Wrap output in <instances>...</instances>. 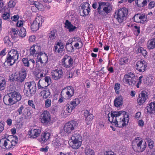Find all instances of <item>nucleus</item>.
Masks as SVG:
<instances>
[{
  "label": "nucleus",
  "instance_id": "nucleus-17",
  "mask_svg": "<svg viewBox=\"0 0 155 155\" xmlns=\"http://www.w3.org/2000/svg\"><path fill=\"white\" fill-rule=\"evenodd\" d=\"M37 61L42 64L45 62H47L48 60V56L46 54L40 53L37 56Z\"/></svg>",
  "mask_w": 155,
  "mask_h": 155
},
{
  "label": "nucleus",
  "instance_id": "nucleus-15",
  "mask_svg": "<svg viewBox=\"0 0 155 155\" xmlns=\"http://www.w3.org/2000/svg\"><path fill=\"white\" fill-rule=\"evenodd\" d=\"M89 5H90L87 2H84L81 4L80 7L83 10L82 12L83 15L82 16H85L88 14L90 10L89 7Z\"/></svg>",
  "mask_w": 155,
  "mask_h": 155
},
{
  "label": "nucleus",
  "instance_id": "nucleus-5",
  "mask_svg": "<svg viewBox=\"0 0 155 155\" xmlns=\"http://www.w3.org/2000/svg\"><path fill=\"white\" fill-rule=\"evenodd\" d=\"M136 80L134 75L130 73L124 75L123 81L124 83L129 85H133L135 84Z\"/></svg>",
  "mask_w": 155,
  "mask_h": 155
},
{
  "label": "nucleus",
  "instance_id": "nucleus-44",
  "mask_svg": "<svg viewBox=\"0 0 155 155\" xmlns=\"http://www.w3.org/2000/svg\"><path fill=\"white\" fill-rule=\"evenodd\" d=\"M26 108L24 107L23 105H21L19 108H18L17 110V112H18L19 115H22L23 114V113L24 111Z\"/></svg>",
  "mask_w": 155,
  "mask_h": 155
},
{
  "label": "nucleus",
  "instance_id": "nucleus-12",
  "mask_svg": "<svg viewBox=\"0 0 155 155\" xmlns=\"http://www.w3.org/2000/svg\"><path fill=\"white\" fill-rule=\"evenodd\" d=\"M136 67L137 70L140 72H143L146 70L147 64L145 61L141 60L137 63Z\"/></svg>",
  "mask_w": 155,
  "mask_h": 155
},
{
  "label": "nucleus",
  "instance_id": "nucleus-37",
  "mask_svg": "<svg viewBox=\"0 0 155 155\" xmlns=\"http://www.w3.org/2000/svg\"><path fill=\"white\" fill-rule=\"evenodd\" d=\"M50 136V134L48 132H45L42 134L41 137V140L45 142L48 140Z\"/></svg>",
  "mask_w": 155,
  "mask_h": 155
},
{
  "label": "nucleus",
  "instance_id": "nucleus-21",
  "mask_svg": "<svg viewBox=\"0 0 155 155\" xmlns=\"http://www.w3.org/2000/svg\"><path fill=\"white\" fill-rule=\"evenodd\" d=\"M8 60V61L10 59V58H13L18 59V52L15 50L12 49L9 51L7 55Z\"/></svg>",
  "mask_w": 155,
  "mask_h": 155
},
{
  "label": "nucleus",
  "instance_id": "nucleus-31",
  "mask_svg": "<svg viewBox=\"0 0 155 155\" xmlns=\"http://www.w3.org/2000/svg\"><path fill=\"white\" fill-rule=\"evenodd\" d=\"M71 141L82 142V139L81 136L78 134H74L71 138Z\"/></svg>",
  "mask_w": 155,
  "mask_h": 155
},
{
  "label": "nucleus",
  "instance_id": "nucleus-10",
  "mask_svg": "<svg viewBox=\"0 0 155 155\" xmlns=\"http://www.w3.org/2000/svg\"><path fill=\"white\" fill-rule=\"evenodd\" d=\"M148 94L145 91H143L139 94L137 99L138 104L139 105H142L148 98Z\"/></svg>",
  "mask_w": 155,
  "mask_h": 155
},
{
  "label": "nucleus",
  "instance_id": "nucleus-3",
  "mask_svg": "<svg viewBox=\"0 0 155 155\" xmlns=\"http://www.w3.org/2000/svg\"><path fill=\"white\" fill-rule=\"evenodd\" d=\"M110 5L106 2H101L99 3L98 8V13L103 15H106L111 11V8L109 7Z\"/></svg>",
  "mask_w": 155,
  "mask_h": 155
},
{
  "label": "nucleus",
  "instance_id": "nucleus-29",
  "mask_svg": "<svg viewBox=\"0 0 155 155\" xmlns=\"http://www.w3.org/2000/svg\"><path fill=\"white\" fill-rule=\"evenodd\" d=\"M39 47L37 46H32L30 50V54L31 55L34 56L35 54L36 55L39 52Z\"/></svg>",
  "mask_w": 155,
  "mask_h": 155
},
{
  "label": "nucleus",
  "instance_id": "nucleus-54",
  "mask_svg": "<svg viewBox=\"0 0 155 155\" xmlns=\"http://www.w3.org/2000/svg\"><path fill=\"white\" fill-rule=\"evenodd\" d=\"M28 104L29 106L35 109V106L33 101L29 100L28 101Z\"/></svg>",
  "mask_w": 155,
  "mask_h": 155
},
{
  "label": "nucleus",
  "instance_id": "nucleus-20",
  "mask_svg": "<svg viewBox=\"0 0 155 155\" xmlns=\"http://www.w3.org/2000/svg\"><path fill=\"white\" fill-rule=\"evenodd\" d=\"M9 95V93L4 96L3 98V101L5 104L7 105H9L15 104L12 98Z\"/></svg>",
  "mask_w": 155,
  "mask_h": 155
},
{
  "label": "nucleus",
  "instance_id": "nucleus-57",
  "mask_svg": "<svg viewBox=\"0 0 155 155\" xmlns=\"http://www.w3.org/2000/svg\"><path fill=\"white\" fill-rule=\"evenodd\" d=\"M135 29V32L136 31L137 32V35H138L140 33V27L137 26H134Z\"/></svg>",
  "mask_w": 155,
  "mask_h": 155
},
{
  "label": "nucleus",
  "instance_id": "nucleus-39",
  "mask_svg": "<svg viewBox=\"0 0 155 155\" xmlns=\"http://www.w3.org/2000/svg\"><path fill=\"white\" fill-rule=\"evenodd\" d=\"M18 34L19 36L22 37H24L26 35V31L25 28H21L18 30Z\"/></svg>",
  "mask_w": 155,
  "mask_h": 155
},
{
  "label": "nucleus",
  "instance_id": "nucleus-42",
  "mask_svg": "<svg viewBox=\"0 0 155 155\" xmlns=\"http://www.w3.org/2000/svg\"><path fill=\"white\" fill-rule=\"evenodd\" d=\"M18 59L13 58H10V59L8 61V57L6 59L5 62H7L8 64H9L10 66L12 65L15 62V61Z\"/></svg>",
  "mask_w": 155,
  "mask_h": 155
},
{
  "label": "nucleus",
  "instance_id": "nucleus-26",
  "mask_svg": "<svg viewBox=\"0 0 155 155\" xmlns=\"http://www.w3.org/2000/svg\"><path fill=\"white\" fill-rule=\"evenodd\" d=\"M64 24L65 27L67 28L70 32H72L76 28V27L72 25L68 20L66 21Z\"/></svg>",
  "mask_w": 155,
  "mask_h": 155
},
{
  "label": "nucleus",
  "instance_id": "nucleus-50",
  "mask_svg": "<svg viewBox=\"0 0 155 155\" xmlns=\"http://www.w3.org/2000/svg\"><path fill=\"white\" fill-rule=\"evenodd\" d=\"M120 84L119 83H116L115 84L114 89L116 93L118 94L119 93V89L120 88Z\"/></svg>",
  "mask_w": 155,
  "mask_h": 155
},
{
  "label": "nucleus",
  "instance_id": "nucleus-63",
  "mask_svg": "<svg viewBox=\"0 0 155 155\" xmlns=\"http://www.w3.org/2000/svg\"><path fill=\"white\" fill-rule=\"evenodd\" d=\"M63 95H60V97L59 99V102H60V103H61L63 102H64L65 99H64V97H63Z\"/></svg>",
  "mask_w": 155,
  "mask_h": 155
},
{
  "label": "nucleus",
  "instance_id": "nucleus-28",
  "mask_svg": "<svg viewBox=\"0 0 155 155\" xmlns=\"http://www.w3.org/2000/svg\"><path fill=\"white\" fill-rule=\"evenodd\" d=\"M6 138V137H4L0 141H3V146L5 147L6 149H9L11 148L10 145L11 142L9 139L5 140Z\"/></svg>",
  "mask_w": 155,
  "mask_h": 155
},
{
  "label": "nucleus",
  "instance_id": "nucleus-49",
  "mask_svg": "<svg viewBox=\"0 0 155 155\" xmlns=\"http://www.w3.org/2000/svg\"><path fill=\"white\" fill-rule=\"evenodd\" d=\"M71 102L75 107L80 103V101L79 99L75 98Z\"/></svg>",
  "mask_w": 155,
  "mask_h": 155
},
{
  "label": "nucleus",
  "instance_id": "nucleus-55",
  "mask_svg": "<svg viewBox=\"0 0 155 155\" xmlns=\"http://www.w3.org/2000/svg\"><path fill=\"white\" fill-rule=\"evenodd\" d=\"M10 37L9 36H6L5 37L4 39V41L5 43L8 44H9V42L11 41L10 40Z\"/></svg>",
  "mask_w": 155,
  "mask_h": 155
},
{
  "label": "nucleus",
  "instance_id": "nucleus-6",
  "mask_svg": "<svg viewBox=\"0 0 155 155\" xmlns=\"http://www.w3.org/2000/svg\"><path fill=\"white\" fill-rule=\"evenodd\" d=\"M78 125L76 121L71 120L67 123L64 126V130L65 132L68 134L71 133Z\"/></svg>",
  "mask_w": 155,
  "mask_h": 155
},
{
  "label": "nucleus",
  "instance_id": "nucleus-13",
  "mask_svg": "<svg viewBox=\"0 0 155 155\" xmlns=\"http://www.w3.org/2000/svg\"><path fill=\"white\" fill-rule=\"evenodd\" d=\"M134 19L135 22L142 23H144L145 22H146L147 20L146 16L143 14H138L135 15L134 17Z\"/></svg>",
  "mask_w": 155,
  "mask_h": 155
},
{
  "label": "nucleus",
  "instance_id": "nucleus-18",
  "mask_svg": "<svg viewBox=\"0 0 155 155\" xmlns=\"http://www.w3.org/2000/svg\"><path fill=\"white\" fill-rule=\"evenodd\" d=\"M146 108L148 114H150L155 113V102H151L147 105Z\"/></svg>",
  "mask_w": 155,
  "mask_h": 155
},
{
  "label": "nucleus",
  "instance_id": "nucleus-38",
  "mask_svg": "<svg viewBox=\"0 0 155 155\" xmlns=\"http://www.w3.org/2000/svg\"><path fill=\"white\" fill-rule=\"evenodd\" d=\"M31 116V113L30 110L28 108H26L22 116H24V118L25 119H27Z\"/></svg>",
  "mask_w": 155,
  "mask_h": 155
},
{
  "label": "nucleus",
  "instance_id": "nucleus-64",
  "mask_svg": "<svg viewBox=\"0 0 155 155\" xmlns=\"http://www.w3.org/2000/svg\"><path fill=\"white\" fill-rule=\"evenodd\" d=\"M137 123L140 126L143 127L144 124V122L142 120H139L138 121Z\"/></svg>",
  "mask_w": 155,
  "mask_h": 155
},
{
  "label": "nucleus",
  "instance_id": "nucleus-24",
  "mask_svg": "<svg viewBox=\"0 0 155 155\" xmlns=\"http://www.w3.org/2000/svg\"><path fill=\"white\" fill-rule=\"evenodd\" d=\"M16 74L14 75V78H13L15 79V81H16L19 82H22L23 81L26 77V75L22 74V73H19L18 76L15 75Z\"/></svg>",
  "mask_w": 155,
  "mask_h": 155
},
{
  "label": "nucleus",
  "instance_id": "nucleus-9",
  "mask_svg": "<svg viewBox=\"0 0 155 155\" xmlns=\"http://www.w3.org/2000/svg\"><path fill=\"white\" fill-rule=\"evenodd\" d=\"M42 18L41 17H37L31 25V30L33 31H36L41 26L42 24Z\"/></svg>",
  "mask_w": 155,
  "mask_h": 155
},
{
  "label": "nucleus",
  "instance_id": "nucleus-7",
  "mask_svg": "<svg viewBox=\"0 0 155 155\" xmlns=\"http://www.w3.org/2000/svg\"><path fill=\"white\" fill-rule=\"evenodd\" d=\"M132 144L133 145H137V150L139 152L143 151L146 148L145 143H143L142 139L140 137L135 138Z\"/></svg>",
  "mask_w": 155,
  "mask_h": 155
},
{
  "label": "nucleus",
  "instance_id": "nucleus-27",
  "mask_svg": "<svg viewBox=\"0 0 155 155\" xmlns=\"http://www.w3.org/2000/svg\"><path fill=\"white\" fill-rule=\"evenodd\" d=\"M82 142L70 141V144L71 147L73 149H77L81 145Z\"/></svg>",
  "mask_w": 155,
  "mask_h": 155
},
{
  "label": "nucleus",
  "instance_id": "nucleus-51",
  "mask_svg": "<svg viewBox=\"0 0 155 155\" xmlns=\"http://www.w3.org/2000/svg\"><path fill=\"white\" fill-rule=\"evenodd\" d=\"M51 100L49 98L46 99L45 101V106L46 107H49L51 105Z\"/></svg>",
  "mask_w": 155,
  "mask_h": 155
},
{
  "label": "nucleus",
  "instance_id": "nucleus-4",
  "mask_svg": "<svg viewBox=\"0 0 155 155\" xmlns=\"http://www.w3.org/2000/svg\"><path fill=\"white\" fill-rule=\"evenodd\" d=\"M128 11L125 8H122L116 12L114 17L120 23L122 22L125 17L127 15Z\"/></svg>",
  "mask_w": 155,
  "mask_h": 155
},
{
  "label": "nucleus",
  "instance_id": "nucleus-2",
  "mask_svg": "<svg viewBox=\"0 0 155 155\" xmlns=\"http://www.w3.org/2000/svg\"><path fill=\"white\" fill-rule=\"evenodd\" d=\"M23 92L27 96L31 97L35 94L36 91V85L33 81L28 82L25 84Z\"/></svg>",
  "mask_w": 155,
  "mask_h": 155
},
{
  "label": "nucleus",
  "instance_id": "nucleus-43",
  "mask_svg": "<svg viewBox=\"0 0 155 155\" xmlns=\"http://www.w3.org/2000/svg\"><path fill=\"white\" fill-rule=\"evenodd\" d=\"M22 61L24 65L27 67L29 66L30 64H31V63L29 62V60L27 58H23L22 59Z\"/></svg>",
  "mask_w": 155,
  "mask_h": 155
},
{
  "label": "nucleus",
  "instance_id": "nucleus-52",
  "mask_svg": "<svg viewBox=\"0 0 155 155\" xmlns=\"http://www.w3.org/2000/svg\"><path fill=\"white\" fill-rule=\"evenodd\" d=\"M16 4V2L13 0H11L8 3V6L9 8H12L14 7Z\"/></svg>",
  "mask_w": 155,
  "mask_h": 155
},
{
  "label": "nucleus",
  "instance_id": "nucleus-46",
  "mask_svg": "<svg viewBox=\"0 0 155 155\" xmlns=\"http://www.w3.org/2000/svg\"><path fill=\"white\" fill-rule=\"evenodd\" d=\"M2 17L4 20H7L9 18L10 15L8 12L4 11V13L2 15Z\"/></svg>",
  "mask_w": 155,
  "mask_h": 155
},
{
  "label": "nucleus",
  "instance_id": "nucleus-30",
  "mask_svg": "<svg viewBox=\"0 0 155 155\" xmlns=\"http://www.w3.org/2000/svg\"><path fill=\"white\" fill-rule=\"evenodd\" d=\"M45 89L42 90L41 92V95H43V97L44 99H47L48 97L49 98H50L49 96L51 94L49 90L47 87L45 88Z\"/></svg>",
  "mask_w": 155,
  "mask_h": 155
},
{
  "label": "nucleus",
  "instance_id": "nucleus-25",
  "mask_svg": "<svg viewBox=\"0 0 155 155\" xmlns=\"http://www.w3.org/2000/svg\"><path fill=\"white\" fill-rule=\"evenodd\" d=\"M123 99L121 96L117 97L114 101V105L117 107H120L122 104Z\"/></svg>",
  "mask_w": 155,
  "mask_h": 155
},
{
  "label": "nucleus",
  "instance_id": "nucleus-8",
  "mask_svg": "<svg viewBox=\"0 0 155 155\" xmlns=\"http://www.w3.org/2000/svg\"><path fill=\"white\" fill-rule=\"evenodd\" d=\"M73 64V59L71 57L68 55H65L64 58L62 60V64L63 66L67 68H70L71 67Z\"/></svg>",
  "mask_w": 155,
  "mask_h": 155
},
{
  "label": "nucleus",
  "instance_id": "nucleus-19",
  "mask_svg": "<svg viewBox=\"0 0 155 155\" xmlns=\"http://www.w3.org/2000/svg\"><path fill=\"white\" fill-rule=\"evenodd\" d=\"M84 116L85 117V121L86 124H89L91 122L92 120L93 119V116L87 110H85L84 113Z\"/></svg>",
  "mask_w": 155,
  "mask_h": 155
},
{
  "label": "nucleus",
  "instance_id": "nucleus-1",
  "mask_svg": "<svg viewBox=\"0 0 155 155\" xmlns=\"http://www.w3.org/2000/svg\"><path fill=\"white\" fill-rule=\"evenodd\" d=\"M108 120L117 127H121L126 126L129 120L128 114L124 111H113L108 115Z\"/></svg>",
  "mask_w": 155,
  "mask_h": 155
},
{
  "label": "nucleus",
  "instance_id": "nucleus-33",
  "mask_svg": "<svg viewBox=\"0 0 155 155\" xmlns=\"http://www.w3.org/2000/svg\"><path fill=\"white\" fill-rule=\"evenodd\" d=\"M56 35H57V31L56 29H53L49 33L47 37L51 40H54L56 37Z\"/></svg>",
  "mask_w": 155,
  "mask_h": 155
},
{
  "label": "nucleus",
  "instance_id": "nucleus-40",
  "mask_svg": "<svg viewBox=\"0 0 155 155\" xmlns=\"http://www.w3.org/2000/svg\"><path fill=\"white\" fill-rule=\"evenodd\" d=\"M33 5H34L39 10L42 11L43 10L44 6L42 4L36 2H34Z\"/></svg>",
  "mask_w": 155,
  "mask_h": 155
},
{
  "label": "nucleus",
  "instance_id": "nucleus-23",
  "mask_svg": "<svg viewBox=\"0 0 155 155\" xmlns=\"http://www.w3.org/2000/svg\"><path fill=\"white\" fill-rule=\"evenodd\" d=\"M40 131L39 129H31L28 133V134L30 136V138H35L37 137L40 134Z\"/></svg>",
  "mask_w": 155,
  "mask_h": 155
},
{
  "label": "nucleus",
  "instance_id": "nucleus-59",
  "mask_svg": "<svg viewBox=\"0 0 155 155\" xmlns=\"http://www.w3.org/2000/svg\"><path fill=\"white\" fill-rule=\"evenodd\" d=\"M55 45L54 47L53 50L56 53L57 52H58V50H57L58 48L57 45H58V42L57 41L55 43Z\"/></svg>",
  "mask_w": 155,
  "mask_h": 155
},
{
  "label": "nucleus",
  "instance_id": "nucleus-45",
  "mask_svg": "<svg viewBox=\"0 0 155 155\" xmlns=\"http://www.w3.org/2000/svg\"><path fill=\"white\" fill-rule=\"evenodd\" d=\"M5 84L6 82L5 79H0V89L1 90L4 89Z\"/></svg>",
  "mask_w": 155,
  "mask_h": 155
},
{
  "label": "nucleus",
  "instance_id": "nucleus-62",
  "mask_svg": "<svg viewBox=\"0 0 155 155\" xmlns=\"http://www.w3.org/2000/svg\"><path fill=\"white\" fill-rule=\"evenodd\" d=\"M155 4V3L154 2H150L149 4L148 8L150 9L153 8L154 7Z\"/></svg>",
  "mask_w": 155,
  "mask_h": 155
},
{
  "label": "nucleus",
  "instance_id": "nucleus-61",
  "mask_svg": "<svg viewBox=\"0 0 155 155\" xmlns=\"http://www.w3.org/2000/svg\"><path fill=\"white\" fill-rule=\"evenodd\" d=\"M120 63L121 65L124 64V63H126L128 61L126 58H121L120 59Z\"/></svg>",
  "mask_w": 155,
  "mask_h": 155
},
{
  "label": "nucleus",
  "instance_id": "nucleus-48",
  "mask_svg": "<svg viewBox=\"0 0 155 155\" xmlns=\"http://www.w3.org/2000/svg\"><path fill=\"white\" fill-rule=\"evenodd\" d=\"M138 52L141 53L144 57L146 56L147 54V51L146 50L143 49L142 47H140L138 49Z\"/></svg>",
  "mask_w": 155,
  "mask_h": 155
},
{
  "label": "nucleus",
  "instance_id": "nucleus-34",
  "mask_svg": "<svg viewBox=\"0 0 155 155\" xmlns=\"http://www.w3.org/2000/svg\"><path fill=\"white\" fill-rule=\"evenodd\" d=\"M149 0H137L136 2L137 5L139 7H142L145 6Z\"/></svg>",
  "mask_w": 155,
  "mask_h": 155
},
{
  "label": "nucleus",
  "instance_id": "nucleus-53",
  "mask_svg": "<svg viewBox=\"0 0 155 155\" xmlns=\"http://www.w3.org/2000/svg\"><path fill=\"white\" fill-rule=\"evenodd\" d=\"M35 75L37 78L39 79L43 77V74L41 72H35Z\"/></svg>",
  "mask_w": 155,
  "mask_h": 155
},
{
  "label": "nucleus",
  "instance_id": "nucleus-16",
  "mask_svg": "<svg viewBox=\"0 0 155 155\" xmlns=\"http://www.w3.org/2000/svg\"><path fill=\"white\" fill-rule=\"evenodd\" d=\"M9 93L11 97L12 98L15 104L21 100V96L19 92L16 91H14Z\"/></svg>",
  "mask_w": 155,
  "mask_h": 155
},
{
  "label": "nucleus",
  "instance_id": "nucleus-14",
  "mask_svg": "<svg viewBox=\"0 0 155 155\" xmlns=\"http://www.w3.org/2000/svg\"><path fill=\"white\" fill-rule=\"evenodd\" d=\"M74 94V90L71 86H69L66 88H64L62 91L61 95H67L68 97L70 98L73 96Z\"/></svg>",
  "mask_w": 155,
  "mask_h": 155
},
{
  "label": "nucleus",
  "instance_id": "nucleus-47",
  "mask_svg": "<svg viewBox=\"0 0 155 155\" xmlns=\"http://www.w3.org/2000/svg\"><path fill=\"white\" fill-rule=\"evenodd\" d=\"M64 45L63 43L59 42V46L60 47V48H59V53H62L64 52Z\"/></svg>",
  "mask_w": 155,
  "mask_h": 155
},
{
  "label": "nucleus",
  "instance_id": "nucleus-35",
  "mask_svg": "<svg viewBox=\"0 0 155 155\" xmlns=\"http://www.w3.org/2000/svg\"><path fill=\"white\" fill-rule=\"evenodd\" d=\"M147 46L149 49L155 48V38L149 40L147 42Z\"/></svg>",
  "mask_w": 155,
  "mask_h": 155
},
{
  "label": "nucleus",
  "instance_id": "nucleus-58",
  "mask_svg": "<svg viewBox=\"0 0 155 155\" xmlns=\"http://www.w3.org/2000/svg\"><path fill=\"white\" fill-rule=\"evenodd\" d=\"M50 78L49 77L46 76L45 78V81L47 82L48 83V85L47 86V87L48 85L50 84Z\"/></svg>",
  "mask_w": 155,
  "mask_h": 155
},
{
  "label": "nucleus",
  "instance_id": "nucleus-36",
  "mask_svg": "<svg viewBox=\"0 0 155 155\" xmlns=\"http://www.w3.org/2000/svg\"><path fill=\"white\" fill-rule=\"evenodd\" d=\"M84 153L85 155H95V153L94 150L91 148L89 147L85 148Z\"/></svg>",
  "mask_w": 155,
  "mask_h": 155
},
{
  "label": "nucleus",
  "instance_id": "nucleus-11",
  "mask_svg": "<svg viewBox=\"0 0 155 155\" xmlns=\"http://www.w3.org/2000/svg\"><path fill=\"white\" fill-rule=\"evenodd\" d=\"M40 119L42 123L48 124L51 120V115L49 112L46 110L44 111L41 115Z\"/></svg>",
  "mask_w": 155,
  "mask_h": 155
},
{
  "label": "nucleus",
  "instance_id": "nucleus-41",
  "mask_svg": "<svg viewBox=\"0 0 155 155\" xmlns=\"http://www.w3.org/2000/svg\"><path fill=\"white\" fill-rule=\"evenodd\" d=\"M51 75L54 80H58V70L56 69L51 72Z\"/></svg>",
  "mask_w": 155,
  "mask_h": 155
},
{
  "label": "nucleus",
  "instance_id": "nucleus-32",
  "mask_svg": "<svg viewBox=\"0 0 155 155\" xmlns=\"http://www.w3.org/2000/svg\"><path fill=\"white\" fill-rule=\"evenodd\" d=\"M10 33L9 37H11L12 38L11 40L15 41L16 38L18 37V31L15 28H12Z\"/></svg>",
  "mask_w": 155,
  "mask_h": 155
},
{
  "label": "nucleus",
  "instance_id": "nucleus-60",
  "mask_svg": "<svg viewBox=\"0 0 155 155\" xmlns=\"http://www.w3.org/2000/svg\"><path fill=\"white\" fill-rule=\"evenodd\" d=\"M19 18V16L18 15H15L14 16H13V17H12L11 18V19L13 21H16L18 20Z\"/></svg>",
  "mask_w": 155,
  "mask_h": 155
},
{
  "label": "nucleus",
  "instance_id": "nucleus-22",
  "mask_svg": "<svg viewBox=\"0 0 155 155\" xmlns=\"http://www.w3.org/2000/svg\"><path fill=\"white\" fill-rule=\"evenodd\" d=\"M40 131L39 129H31L28 133V134L30 136V138H35L37 137L40 134Z\"/></svg>",
  "mask_w": 155,
  "mask_h": 155
},
{
  "label": "nucleus",
  "instance_id": "nucleus-56",
  "mask_svg": "<svg viewBox=\"0 0 155 155\" xmlns=\"http://www.w3.org/2000/svg\"><path fill=\"white\" fill-rule=\"evenodd\" d=\"M147 155H155V151L153 149H150L147 152Z\"/></svg>",
  "mask_w": 155,
  "mask_h": 155
}]
</instances>
